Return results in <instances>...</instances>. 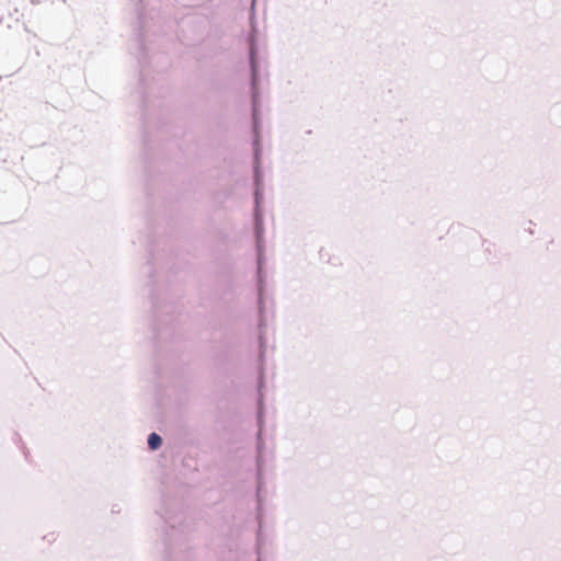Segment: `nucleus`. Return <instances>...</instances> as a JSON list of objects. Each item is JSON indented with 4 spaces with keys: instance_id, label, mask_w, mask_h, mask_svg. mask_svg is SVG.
Masks as SVG:
<instances>
[{
    "instance_id": "1",
    "label": "nucleus",
    "mask_w": 561,
    "mask_h": 561,
    "mask_svg": "<svg viewBox=\"0 0 561 561\" xmlns=\"http://www.w3.org/2000/svg\"><path fill=\"white\" fill-rule=\"evenodd\" d=\"M148 445L153 450L158 449L161 445V437L156 433L150 434L148 438Z\"/></svg>"
}]
</instances>
